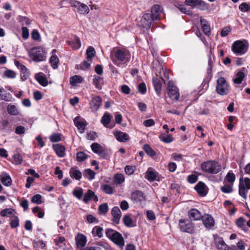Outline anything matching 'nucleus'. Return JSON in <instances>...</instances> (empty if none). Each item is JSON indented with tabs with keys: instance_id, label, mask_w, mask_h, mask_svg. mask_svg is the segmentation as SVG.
<instances>
[{
	"instance_id": "f257e3e1",
	"label": "nucleus",
	"mask_w": 250,
	"mask_h": 250,
	"mask_svg": "<svg viewBox=\"0 0 250 250\" xmlns=\"http://www.w3.org/2000/svg\"><path fill=\"white\" fill-rule=\"evenodd\" d=\"M131 58L130 52L126 49H118L115 51L114 56L111 57L113 62L117 66L121 67L122 64L127 65Z\"/></svg>"
},
{
	"instance_id": "f03ea898",
	"label": "nucleus",
	"mask_w": 250,
	"mask_h": 250,
	"mask_svg": "<svg viewBox=\"0 0 250 250\" xmlns=\"http://www.w3.org/2000/svg\"><path fill=\"white\" fill-rule=\"evenodd\" d=\"M105 235L112 242L119 247L123 249L125 245V240L122 234L116 230L108 228L105 229Z\"/></svg>"
},
{
	"instance_id": "7ed1b4c3",
	"label": "nucleus",
	"mask_w": 250,
	"mask_h": 250,
	"mask_svg": "<svg viewBox=\"0 0 250 250\" xmlns=\"http://www.w3.org/2000/svg\"><path fill=\"white\" fill-rule=\"evenodd\" d=\"M201 167L203 171L211 174H217L222 169L220 163L214 160L204 162L201 164Z\"/></svg>"
},
{
	"instance_id": "20e7f679",
	"label": "nucleus",
	"mask_w": 250,
	"mask_h": 250,
	"mask_svg": "<svg viewBox=\"0 0 250 250\" xmlns=\"http://www.w3.org/2000/svg\"><path fill=\"white\" fill-rule=\"evenodd\" d=\"M249 46V44L247 41L237 40L232 43L231 50L236 55H242L248 51Z\"/></svg>"
},
{
	"instance_id": "39448f33",
	"label": "nucleus",
	"mask_w": 250,
	"mask_h": 250,
	"mask_svg": "<svg viewBox=\"0 0 250 250\" xmlns=\"http://www.w3.org/2000/svg\"><path fill=\"white\" fill-rule=\"evenodd\" d=\"M249 189H250V178L240 177L238 186L239 195L244 199H246Z\"/></svg>"
},
{
	"instance_id": "423d86ee",
	"label": "nucleus",
	"mask_w": 250,
	"mask_h": 250,
	"mask_svg": "<svg viewBox=\"0 0 250 250\" xmlns=\"http://www.w3.org/2000/svg\"><path fill=\"white\" fill-rule=\"evenodd\" d=\"M30 57L36 62L43 61L46 58L45 49L42 47L32 48L29 52Z\"/></svg>"
},
{
	"instance_id": "0eeeda50",
	"label": "nucleus",
	"mask_w": 250,
	"mask_h": 250,
	"mask_svg": "<svg viewBox=\"0 0 250 250\" xmlns=\"http://www.w3.org/2000/svg\"><path fill=\"white\" fill-rule=\"evenodd\" d=\"M179 228L184 232L193 234L195 231V225L191 220L188 219H181L179 220Z\"/></svg>"
},
{
	"instance_id": "6e6552de",
	"label": "nucleus",
	"mask_w": 250,
	"mask_h": 250,
	"mask_svg": "<svg viewBox=\"0 0 250 250\" xmlns=\"http://www.w3.org/2000/svg\"><path fill=\"white\" fill-rule=\"evenodd\" d=\"M229 87L225 78L220 77L217 80L216 91L218 94L221 96L227 95L229 92Z\"/></svg>"
},
{
	"instance_id": "1a4fd4ad",
	"label": "nucleus",
	"mask_w": 250,
	"mask_h": 250,
	"mask_svg": "<svg viewBox=\"0 0 250 250\" xmlns=\"http://www.w3.org/2000/svg\"><path fill=\"white\" fill-rule=\"evenodd\" d=\"M130 199L134 204L139 206H142L146 201L145 193L139 190H135L131 193Z\"/></svg>"
},
{
	"instance_id": "9d476101",
	"label": "nucleus",
	"mask_w": 250,
	"mask_h": 250,
	"mask_svg": "<svg viewBox=\"0 0 250 250\" xmlns=\"http://www.w3.org/2000/svg\"><path fill=\"white\" fill-rule=\"evenodd\" d=\"M167 93L169 98L172 101H178L180 97V94L178 88L174 84L172 81L168 82L167 87Z\"/></svg>"
},
{
	"instance_id": "9b49d317",
	"label": "nucleus",
	"mask_w": 250,
	"mask_h": 250,
	"mask_svg": "<svg viewBox=\"0 0 250 250\" xmlns=\"http://www.w3.org/2000/svg\"><path fill=\"white\" fill-rule=\"evenodd\" d=\"M153 21H154V20L153 18H152L151 14L149 13H145L143 14L138 24L139 26L148 30L150 28Z\"/></svg>"
},
{
	"instance_id": "f8f14e48",
	"label": "nucleus",
	"mask_w": 250,
	"mask_h": 250,
	"mask_svg": "<svg viewBox=\"0 0 250 250\" xmlns=\"http://www.w3.org/2000/svg\"><path fill=\"white\" fill-rule=\"evenodd\" d=\"M185 3L192 8L197 7L201 10H204L208 8L206 3L202 0H185Z\"/></svg>"
},
{
	"instance_id": "ddd939ff",
	"label": "nucleus",
	"mask_w": 250,
	"mask_h": 250,
	"mask_svg": "<svg viewBox=\"0 0 250 250\" xmlns=\"http://www.w3.org/2000/svg\"><path fill=\"white\" fill-rule=\"evenodd\" d=\"M70 4L72 7L77 8L78 12L81 14H87L89 13L88 7L84 3L72 0L70 1Z\"/></svg>"
},
{
	"instance_id": "4468645a",
	"label": "nucleus",
	"mask_w": 250,
	"mask_h": 250,
	"mask_svg": "<svg viewBox=\"0 0 250 250\" xmlns=\"http://www.w3.org/2000/svg\"><path fill=\"white\" fill-rule=\"evenodd\" d=\"M102 104V98L100 96H93L89 102L90 108L92 112H97Z\"/></svg>"
},
{
	"instance_id": "2eb2a0df",
	"label": "nucleus",
	"mask_w": 250,
	"mask_h": 250,
	"mask_svg": "<svg viewBox=\"0 0 250 250\" xmlns=\"http://www.w3.org/2000/svg\"><path fill=\"white\" fill-rule=\"evenodd\" d=\"M201 219L202 220L204 225L207 229H212L214 227V220L211 215L208 214H205L202 216Z\"/></svg>"
},
{
	"instance_id": "dca6fc26",
	"label": "nucleus",
	"mask_w": 250,
	"mask_h": 250,
	"mask_svg": "<svg viewBox=\"0 0 250 250\" xmlns=\"http://www.w3.org/2000/svg\"><path fill=\"white\" fill-rule=\"evenodd\" d=\"M195 190L201 197H205L208 192V188L206 184L201 181L199 182L194 187Z\"/></svg>"
},
{
	"instance_id": "f3484780",
	"label": "nucleus",
	"mask_w": 250,
	"mask_h": 250,
	"mask_svg": "<svg viewBox=\"0 0 250 250\" xmlns=\"http://www.w3.org/2000/svg\"><path fill=\"white\" fill-rule=\"evenodd\" d=\"M111 213L113 216L112 222L115 224H119L122 213L119 207L117 206L113 207L111 211Z\"/></svg>"
},
{
	"instance_id": "a211bd4d",
	"label": "nucleus",
	"mask_w": 250,
	"mask_h": 250,
	"mask_svg": "<svg viewBox=\"0 0 250 250\" xmlns=\"http://www.w3.org/2000/svg\"><path fill=\"white\" fill-rule=\"evenodd\" d=\"M163 11V8L158 4H155L151 8V17L154 21L160 20L159 16Z\"/></svg>"
},
{
	"instance_id": "6ab92c4d",
	"label": "nucleus",
	"mask_w": 250,
	"mask_h": 250,
	"mask_svg": "<svg viewBox=\"0 0 250 250\" xmlns=\"http://www.w3.org/2000/svg\"><path fill=\"white\" fill-rule=\"evenodd\" d=\"M113 135L116 139L120 142H126L129 140V136L127 133L117 130H114Z\"/></svg>"
},
{
	"instance_id": "aec40b11",
	"label": "nucleus",
	"mask_w": 250,
	"mask_h": 250,
	"mask_svg": "<svg viewBox=\"0 0 250 250\" xmlns=\"http://www.w3.org/2000/svg\"><path fill=\"white\" fill-rule=\"evenodd\" d=\"M188 217L189 220L193 221H198L201 219L202 216L201 212L196 208L190 209L188 211Z\"/></svg>"
},
{
	"instance_id": "412c9836",
	"label": "nucleus",
	"mask_w": 250,
	"mask_h": 250,
	"mask_svg": "<svg viewBox=\"0 0 250 250\" xmlns=\"http://www.w3.org/2000/svg\"><path fill=\"white\" fill-rule=\"evenodd\" d=\"M143 149L146 153L154 160L158 161L160 157L156 155L155 151L148 144H145Z\"/></svg>"
},
{
	"instance_id": "4be33fe9",
	"label": "nucleus",
	"mask_w": 250,
	"mask_h": 250,
	"mask_svg": "<svg viewBox=\"0 0 250 250\" xmlns=\"http://www.w3.org/2000/svg\"><path fill=\"white\" fill-rule=\"evenodd\" d=\"M91 200H93L96 202L98 201V198L92 190L88 189L87 192L84 194L83 201L85 203H87Z\"/></svg>"
},
{
	"instance_id": "5701e85b",
	"label": "nucleus",
	"mask_w": 250,
	"mask_h": 250,
	"mask_svg": "<svg viewBox=\"0 0 250 250\" xmlns=\"http://www.w3.org/2000/svg\"><path fill=\"white\" fill-rule=\"evenodd\" d=\"M67 43L71 46L72 48L74 50H77L79 49L81 46V42L80 38L75 35L74 36V38L71 41H67L66 42Z\"/></svg>"
},
{
	"instance_id": "b1692460",
	"label": "nucleus",
	"mask_w": 250,
	"mask_h": 250,
	"mask_svg": "<svg viewBox=\"0 0 250 250\" xmlns=\"http://www.w3.org/2000/svg\"><path fill=\"white\" fill-rule=\"evenodd\" d=\"M53 148L59 157H63L65 155L64 146L60 144L53 145Z\"/></svg>"
},
{
	"instance_id": "393cba45",
	"label": "nucleus",
	"mask_w": 250,
	"mask_h": 250,
	"mask_svg": "<svg viewBox=\"0 0 250 250\" xmlns=\"http://www.w3.org/2000/svg\"><path fill=\"white\" fill-rule=\"evenodd\" d=\"M200 21L202 31L206 36H209L211 34V32L210 25H209L208 21L202 18L200 19Z\"/></svg>"
},
{
	"instance_id": "a878e982",
	"label": "nucleus",
	"mask_w": 250,
	"mask_h": 250,
	"mask_svg": "<svg viewBox=\"0 0 250 250\" xmlns=\"http://www.w3.org/2000/svg\"><path fill=\"white\" fill-rule=\"evenodd\" d=\"M245 70V68L243 67L236 73L235 78L233 80L234 83L239 84L242 83L243 79L245 77L244 73Z\"/></svg>"
},
{
	"instance_id": "bb28decb",
	"label": "nucleus",
	"mask_w": 250,
	"mask_h": 250,
	"mask_svg": "<svg viewBox=\"0 0 250 250\" xmlns=\"http://www.w3.org/2000/svg\"><path fill=\"white\" fill-rule=\"evenodd\" d=\"M76 245L78 247H84L87 242L86 237L83 234H78L75 238Z\"/></svg>"
},
{
	"instance_id": "cd10ccee",
	"label": "nucleus",
	"mask_w": 250,
	"mask_h": 250,
	"mask_svg": "<svg viewBox=\"0 0 250 250\" xmlns=\"http://www.w3.org/2000/svg\"><path fill=\"white\" fill-rule=\"evenodd\" d=\"M35 79L42 86H46L48 82L45 75L43 73H39L35 75Z\"/></svg>"
},
{
	"instance_id": "c85d7f7f",
	"label": "nucleus",
	"mask_w": 250,
	"mask_h": 250,
	"mask_svg": "<svg viewBox=\"0 0 250 250\" xmlns=\"http://www.w3.org/2000/svg\"><path fill=\"white\" fill-rule=\"evenodd\" d=\"M111 119V116L110 114L108 112H105L101 119V123L104 127L112 128L113 127V125L110 126H108V125L110 122Z\"/></svg>"
},
{
	"instance_id": "c756f323",
	"label": "nucleus",
	"mask_w": 250,
	"mask_h": 250,
	"mask_svg": "<svg viewBox=\"0 0 250 250\" xmlns=\"http://www.w3.org/2000/svg\"><path fill=\"white\" fill-rule=\"evenodd\" d=\"M70 176L76 180H80L82 176V173L77 167H72L69 171Z\"/></svg>"
},
{
	"instance_id": "7c9ffc66",
	"label": "nucleus",
	"mask_w": 250,
	"mask_h": 250,
	"mask_svg": "<svg viewBox=\"0 0 250 250\" xmlns=\"http://www.w3.org/2000/svg\"><path fill=\"white\" fill-rule=\"evenodd\" d=\"M152 83L155 92L158 96H160L161 94L162 83L160 79L158 78H154L152 79Z\"/></svg>"
},
{
	"instance_id": "2f4dec72",
	"label": "nucleus",
	"mask_w": 250,
	"mask_h": 250,
	"mask_svg": "<svg viewBox=\"0 0 250 250\" xmlns=\"http://www.w3.org/2000/svg\"><path fill=\"white\" fill-rule=\"evenodd\" d=\"M7 112L12 116H18L20 114V110L15 104H9L7 107Z\"/></svg>"
},
{
	"instance_id": "473e14b6",
	"label": "nucleus",
	"mask_w": 250,
	"mask_h": 250,
	"mask_svg": "<svg viewBox=\"0 0 250 250\" xmlns=\"http://www.w3.org/2000/svg\"><path fill=\"white\" fill-rule=\"evenodd\" d=\"M0 100L6 102H11L12 99V95L9 92H6L2 87H0Z\"/></svg>"
},
{
	"instance_id": "72a5a7b5",
	"label": "nucleus",
	"mask_w": 250,
	"mask_h": 250,
	"mask_svg": "<svg viewBox=\"0 0 250 250\" xmlns=\"http://www.w3.org/2000/svg\"><path fill=\"white\" fill-rule=\"evenodd\" d=\"M235 179L236 177L234 173L232 170H229L225 177L224 182L233 185Z\"/></svg>"
},
{
	"instance_id": "f704fd0d",
	"label": "nucleus",
	"mask_w": 250,
	"mask_h": 250,
	"mask_svg": "<svg viewBox=\"0 0 250 250\" xmlns=\"http://www.w3.org/2000/svg\"><path fill=\"white\" fill-rule=\"evenodd\" d=\"M123 222L124 224L127 227L131 228L135 226L130 214H125L124 215L123 218Z\"/></svg>"
},
{
	"instance_id": "c9c22d12",
	"label": "nucleus",
	"mask_w": 250,
	"mask_h": 250,
	"mask_svg": "<svg viewBox=\"0 0 250 250\" xmlns=\"http://www.w3.org/2000/svg\"><path fill=\"white\" fill-rule=\"evenodd\" d=\"M215 243L217 248L219 250H227L228 249V246L221 237L217 238L215 240Z\"/></svg>"
},
{
	"instance_id": "e433bc0d",
	"label": "nucleus",
	"mask_w": 250,
	"mask_h": 250,
	"mask_svg": "<svg viewBox=\"0 0 250 250\" xmlns=\"http://www.w3.org/2000/svg\"><path fill=\"white\" fill-rule=\"evenodd\" d=\"M103 229L100 226H95L92 230V234L93 237L101 238L103 236Z\"/></svg>"
},
{
	"instance_id": "4c0bfd02",
	"label": "nucleus",
	"mask_w": 250,
	"mask_h": 250,
	"mask_svg": "<svg viewBox=\"0 0 250 250\" xmlns=\"http://www.w3.org/2000/svg\"><path fill=\"white\" fill-rule=\"evenodd\" d=\"M10 221V226L12 229H15L20 226V220L17 216L12 215Z\"/></svg>"
},
{
	"instance_id": "58836bf2",
	"label": "nucleus",
	"mask_w": 250,
	"mask_h": 250,
	"mask_svg": "<svg viewBox=\"0 0 250 250\" xmlns=\"http://www.w3.org/2000/svg\"><path fill=\"white\" fill-rule=\"evenodd\" d=\"M246 222V220L243 217H240L236 220V224L237 227L245 231H247L248 229L245 225Z\"/></svg>"
},
{
	"instance_id": "ea45409f",
	"label": "nucleus",
	"mask_w": 250,
	"mask_h": 250,
	"mask_svg": "<svg viewBox=\"0 0 250 250\" xmlns=\"http://www.w3.org/2000/svg\"><path fill=\"white\" fill-rule=\"evenodd\" d=\"M159 139L164 143L167 144L170 143L174 140V138L170 134H161L159 136Z\"/></svg>"
},
{
	"instance_id": "a19ab883",
	"label": "nucleus",
	"mask_w": 250,
	"mask_h": 250,
	"mask_svg": "<svg viewBox=\"0 0 250 250\" xmlns=\"http://www.w3.org/2000/svg\"><path fill=\"white\" fill-rule=\"evenodd\" d=\"M102 81L103 78L98 76H94V78L93 80V84L98 89H101L102 88Z\"/></svg>"
},
{
	"instance_id": "79ce46f5",
	"label": "nucleus",
	"mask_w": 250,
	"mask_h": 250,
	"mask_svg": "<svg viewBox=\"0 0 250 250\" xmlns=\"http://www.w3.org/2000/svg\"><path fill=\"white\" fill-rule=\"evenodd\" d=\"M158 175L157 172L148 169L146 172V178L150 182L158 180L157 179Z\"/></svg>"
},
{
	"instance_id": "37998d69",
	"label": "nucleus",
	"mask_w": 250,
	"mask_h": 250,
	"mask_svg": "<svg viewBox=\"0 0 250 250\" xmlns=\"http://www.w3.org/2000/svg\"><path fill=\"white\" fill-rule=\"evenodd\" d=\"M96 173L90 168L85 169L83 172V176L89 180H92L95 178Z\"/></svg>"
},
{
	"instance_id": "c03bdc74",
	"label": "nucleus",
	"mask_w": 250,
	"mask_h": 250,
	"mask_svg": "<svg viewBox=\"0 0 250 250\" xmlns=\"http://www.w3.org/2000/svg\"><path fill=\"white\" fill-rule=\"evenodd\" d=\"M21 70V79L22 81L27 80L30 76L29 71L25 66H22Z\"/></svg>"
},
{
	"instance_id": "a18cd8bd",
	"label": "nucleus",
	"mask_w": 250,
	"mask_h": 250,
	"mask_svg": "<svg viewBox=\"0 0 250 250\" xmlns=\"http://www.w3.org/2000/svg\"><path fill=\"white\" fill-rule=\"evenodd\" d=\"M1 182L6 187L10 186L12 184V179L8 174H4L1 178Z\"/></svg>"
},
{
	"instance_id": "49530a36",
	"label": "nucleus",
	"mask_w": 250,
	"mask_h": 250,
	"mask_svg": "<svg viewBox=\"0 0 250 250\" xmlns=\"http://www.w3.org/2000/svg\"><path fill=\"white\" fill-rule=\"evenodd\" d=\"M82 81V77L78 75H75L70 78V83L73 86L77 85V84L81 83Z\"/></svg>"
},
{
	"instance_id": "de8ad7c7",
	"label": "nucleus",
	"mask_w": 250,
	"mask_h": 250,
	"mask_svg": "<svg viewBox=\"0 0 250 250\" xmlns=\"http://www.w3.org/2000/svg\"><path fill=\"white\" fill-rule=\"evenodd\" d=\"M113 179L114 183L116 184L120 185L125 181V176L121 173H117L115 174Z\"/></svg>"
},
{
	"instance_id": "09e8293b",
	"label": "nucleus",
	"mask_w": 250,
	"mask_h": 250,
	"mask_svg": "<svg viewBox=\"0 0 250 250\" xmlns=\"http://www.w3.org/2000/svg\"><path fill=\"white\" fill-rule=\"evenodd\" d=\"M73 195L79 200H81L83 195V189L81 188H76L72 192Z\"/></svg>"
},
{
	"instance_id": "8fccbe9b",
	"label": "nucleus",
	"mask_w": 250,
	"mask_h": 250,
	"mask_svg": "<svg viewBox=\"0 0 250 250\" xmlns=\"http://www.w3.org/2000/svg\"><path fill=\"white\" fill-rule=\"evenodd\" d=\"M49 62L53 69H56L58 67L59 60L57 55H52L50 58Z\"/></svg>"
},
{
	"instance_id": "3c124183",
	"label": "nucleus",
	"mask_w": 250,
	"mask_h": 250,
	"mask_svg": "<svg viewBox=\"0 0 250 250\" xmlns=\"http://www.w3.org/2000/svg\"><path fill=\"white\" fill-rule=\"evenodd\" d=\"M233 185L229 184H226L221 187V190L222 192L225 193H230L233 191Z\"/></svg>"
},
{
	"instance_id": "603ef678",
	"label": "nucleus",
	"mask_w": 250,
	"mask_h": 250,
	"mask_svg": "<svg viewBox=\"0 0 250 250\" xmlns=\"http://www.w3.org/2000/svg\"><path fill=\"white\" fill-rule=\"evenodd\" d=\"M102 190L106 194H112L113 193V188L108 184H104L101 186Z\"/></svg>"
},
{
	"instance_id": "864d4df0",
	"label": "nucleus",
	"mask_w": 250,
	"mask_h": 250,
	"mask_svg": "<svg viewBox=\"0 0 250 250\" xmlns=\"http://www.w3.org/2000/svg\"><path fill=\"white\" fill-rule=\"evenodd\" d=\"M15 210L12 208H7L3 209L0 213V214L2 217L11 216L13 215V213Z\"/></svg>"
},
{
	"instance_id": "5fc2aeb1",
	"label": "nucleus",
	"mask_w": 250,
	"mask_h": 250,
	"mask_svg": "<svg viewBox=\"0 0 250 250\" xmlns=\"http://www.w3.org/2000/svg\"><path fill=\"white\" fill-rule=\"evenodd\" d=\"M88 155L83 151H79L77 153L76 158L77 160L79 162L84 161L87 158Z\"/></svg>"
},
{
	"instance_id": "6e6d98bb",
	"label": "nucleus",
	"mask_w": 250,
	"mask_h": 250,
	"mask_svg": "<svg viewBox=\"0 0 250 250\" xmlns=\"http://www.w3.org/2000/svg\"><path fill=\"white\" fill-rule=\"evenodd\" d=\"M209 80H210V79H209L208 78H206L203 80L202 83H201V85L199 87V88L200 89V90L198 91V94L202 95L203 92L200 93L202 89H206L208 88V82H209Z\"/></svg>"
},
{
	"instance_id": "4d7b16f0",
	"label": "nucleus",
	"mask_w": 250,
	"mask_h": 250,
	"mask_svg": "<svg viewBox=\"0 0 250 250\" xmlns=\"http://www.w3.org/2000/svg\"><path fill=\"white\" fill-rule=\"evenodd\" d=\"M74 123L75 126L78 128V129L83 130L84 129L85 125L83 124L82 121L79 120L78 117H77L74 119Z\"/></svg>"
},
{
	"instance_id": "13d9d810",
	"label": "nucleus",
	"mask_w": 250,
	"mask_h": 250,
	"mask_svg": "<svg viewBox=\"0 0 250 250\" xmlns=\"http://www.w3.org/2000/svg\"><path fill=\"white\" fill-rule=\"evenodd\" d=\"M239 9L243 12H248L250 10V4L246 2H243L239 5Z\"/></svg>"
},
{
	"instance_id": "bf43d9fd",
	"label": "nucleus",
	"mask_w": 250,
	"mask_h": 250,
	"mask_svg": "<svg viewBox=\"0 0 250 250\" xmlns=\"http://www.w3.org/2000/svg\"><path fill=\"white\" fill-rule=\"evenodd\" d=\"M99 212L100 214H105L108 210V207L107 203L101 204L99 207Z\"/></svg>"
},
{
	"instance_id": "052dcab7",
	"label": "nucleus",
	"mask_w": 250,
	"mask_h": 250,
	"mask_svg": "<svg viewBox=\"0 0 250 250\" xmlns=\"http://www.w3.org/2000/svg\"><path fill=\"white\" fill-rule=\"evenodd\" d=\"M96 52L94 48L92 46H89L86 51V54L87 55V58L91 59L95 54Z\"/></svg>"
},
{
	"instance_id": "680f3d73",
	"label": "nucleus",
	"mask_w": 250,
	"mask_h": 250,
	"mask_svg": "<svg viewBox=\"0 0 250 250\" xmlns=\"http://www.w3.org/2000/svg\"><path fill=\"white\" fill-rule=\"evenodd\" d=\"M13 163L16 165H21L22 163V158L20 154H15L13 157Z\"/></svg>"
},
{
	"instance_id": "e2e57ef3",
	"label": "nucleus",
	"mask_w": 250,
	"mask_h": 250,
	"mask_svg": "<svg viewBox=\"0 0 250 250\" xmlns=\"http://www.w3.org/2000/svg\"><path fill=\"white\" fill-rule=\"evenodd\" d=\"M51 142H58L61 140V134L59 133H53L49 137Z\"/></svg>"
},
{
	"instance_id": "0e129e2a",
	"label": "nucleus",
	"mask_w": 250,
	"mask_h": 250,
	"mask_svg": "<svg viewBox=\"0 0 250 250\" xmlns=\"http://www.w3.org/2000/svg\"><path fill=\"white\" fill-rule=\"evenodd\" d=\"M4 76L8 78L14 79L16 77V73L13 70L7 69L4 71Z\"/></svg>"
},
{
	"instance_id": "69168bd1",
	"label": "nucleus",
	"mask_w": 250,
	"mask_h": 250,
	"mask_svg": "<svg viewBox=\"0 0 250 250\" xmlns=\"http://www.w3.org/2000/svg\"><path fill=\"white\" fill-rule=\"evenodd\" d=\"M102 146L97 143H93L91 145V148L92 150L95 153L98 154L100 150L102 148Z\"/></svg>"
},
{
	"instance_id": "338daca9",
	"label": "nucleus",
	"mask_w": 250,
	"mask_h": 250,
	"mask_svg": "<svg viewBox=\"0 0 250 250\" xmlns=\"http://www.w3.org/2000/svg\"><path fill=\"white\" fill-rule=\"evenodd\" d=\"M176 6L183 13L188 15H190L191 13V11L190 10H187L186 7L183 4L178 3Z\"/></svg>"
},
{
	"instance_id": "774afa93",
	"label": "nucleus",
	"mask_w": 250,
	"mask_h": 250,
	"mask_svg": "<svg viewBox=\"0 0 250 250\" xmlns=\"http://www.w3.org/2000/svg\"><path fill=\"white\" fill-rule=\"evenodd\" d=\"M135 167L130 165H126L125 167V173L128 175H131L133 174L135 170Z\"/></svg>"
}]
</instances>
